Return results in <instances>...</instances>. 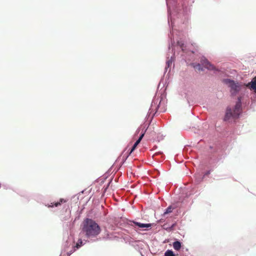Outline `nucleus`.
Returning <instances> with one entry per match:
<instances>
[{"label":"nucleus","mask_w":256,"mask_h":256,"mask_svg":"<svg viewBox=\"0 0 256 256\" xmlns=\"http://www.w3.org/2000/svg\"><path fill=\"white\" fill-rule=\"evenodd\" d=\"M178 44L180 46L182 51L184 50V44L182 41L178 42Z\"/></svg>","instance_id":"13"},{"label":"nucleus","mask_w":256,"mask_h":256,"mask_svg":"<svg viewBox=\"0 0 256 256\" xmlns=\"http://www.w3.org/2000/svg\"><path fill=\"white\" fill-rule=\"evenodd\" d=\"M76 250V248H73L68 252V256H70L71 254H72L74 251Z\"/></svg>","instance_id":"15"},{"label":"nucleus","mask_w":256,"mask_h":256,"mask_svg":"<svg viewBox=\"0 0 256 256\" xmlns=\"http://www.w3.org/2000/svg\"><path fill=\"white\" fill-rule=\"evenodd\" d=\"M82 232L87 238H94L100 234L101 228L94 220L86 218L82 223Z\"/></svg>","instance_id":"1"},{"label":"nucleus","mask_w":256,"mask_h":256,"mask_svg":"<svg viewBox=\"0 0 256 256\" xmlns=\"http://www.w3.org/2000/svg\"><path fill=\"white\" fill-rule=\"evenodd\" d=\"M164 256H176L172 250H167L164 253Z\"/></svg>","instance_id":"10"},{"label":"nucleus","mask_w":256,"mask_h":256,"mask_svg":"<svg viewBox=\"0 0 256 256\" xmlns=\"http://www.w3.org/2000/svg\"><path fill=\"white\" fill-rule=\"evenodd\" d=\"M174 208L172 206H168L164 214V215H166V214H168L172 212Z\"/></svg>","instance_id":"12"},{"label":"nucleus","mask_w":256,"mask_h":256,"mask_svg":"<svg viewBox=\"0 0 256 256\" xmlns=\"http://www.w3.org/2000/svg\"><path fill=\"white\" fill-rule=\"evenodd\" d=\"M144 134H142L140 136L139 138L136 141V142L134 143V144L133 146L132 147L131 150H130V154L132 153L134 150L135 148H136V147L139 144V143L140 142L141 140H142V138L144 137Z\"/></svg>","instance_id":"7"},{"label":"nucleus","mask_w":256,"mask_h":256,"mask_svg":"<svg viewBox=\"0 0 256 256\" xmlns=\"http://www.w3.org/2000/svg\"><path fill=\"white\" fill-rule=\"evenodd\" d=\"M247 86L256 92V78H254L250 82H249Z\"/></svg>","instance_id":"8"},{"label":"nucleus","mask_w":256,"mask_h":256,"mask_svg":"<svg viewBox=\"0 0 256 256\" xmlns=\"http://www.w3.org/2000/svg\"><path fill=\"white\" fill-rule=\"evenodd\" d=\"M68 200H65L64 198H60L59 202H52L50 203V204L48 205V208H51L53 207L54 206L56 207H58L61 205L62 203H64L67 202Z\"/></svg>","instance_id":"6"},{"label":"nucleus","mask_w":256,"mask_h":256,"mask_svg":"<svg viewBox=\"0 0 256 256\" xmlns=\"http://www.w3.org/2000/svg\"><path fill=\"white\" fill-rule=\"evenodd\" d=\"M242 112V104L240 98H238V101L237 102L234 108L232 110L230 108H226V113L224 118V120H228L230 118H237L240 114Z\"/></svg>","instance_id":"2"},{"label":"nucleus","mask_w":256,"mask_h":256,"mask_svg":"<svg viewBox=\"0 0 256 256\" xmlns=\"http://www.w3.org/2000/svg\"><path fill=\"white\" fill-rule=\"evenodd\" d=\"M224 82L230 88V92L232 95H236L241 88V85L238 82H235L234 80L230 79H225Z\"/></svg>","instance_id":"3"},{"label":"nucleus","mask_w":256,"mask_h":256,"mask_svg":"<svg viewBox=\"0 0 256 256\" xmlns=\"http://www.w3.org/2000/svg\"><path fill=\"white\" fill-rule=\"evenodd\" d=\"M194 68L196 70H202V68H201V66H200V64H198L196 66H194Z\"/></svg>","instance_id":"14"},{"label":"nucleus","mask_w":256,"mask_h":256,"mask_svg":"<svg viewBox=\"0 0 256 256\" xmlns=\"http://www.w3.org/2000/svg\"><path fill=\"white\" fill-rule=\"evenodd\" d=\"M172 246L174 249L176 250H179L182 247L181 243L178 241L174 242Z\"/></svg>","instance_id":"9"},{"label":"nucleus","mask_w":256,"mask_h":256,"mask_svg":"<svg viewBox=\"0 0 256 256\" xmlns=\"http://www.w3.org/2000/svg\"><path fill=\"white\" fill-rule=\"evenodd\" d=\"M201 64L206 68L209 70H215L214 66L212 65L205 58H202L200 61Z\"/></svg>","instance_id":"4"},{"label":"nucleus","mask_w":256,"mask_h":256,"mask_svg":"<svg viewBox=\"0 0 256 256\" xmlns=\"http://www.w3.org/2000/svg\"><path fill=\"white\" fill-rule=\"evenodd\" d=\"M130 226H133V225L132 224V223H133L136 226H138V228H150L152 226V224H142V223L136 222H134V221H131V222H130Z\"/></svg>","instance_id":"5"},{"label":"nucleus","mask_w":256,"mask_h":256,"mask_svg":"<svg viewBox=\"0 0 256 256\" xmlns=\"http://www.w3.org/2000/svg\"><path fill=\"white\" fill-rule=\"evenodd\" d=\"M82 245V239H79L76 245L74 247V248H79Z\"/></svg>","instance_id":"11"}]
</instances>
